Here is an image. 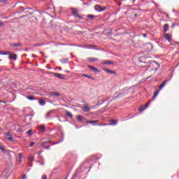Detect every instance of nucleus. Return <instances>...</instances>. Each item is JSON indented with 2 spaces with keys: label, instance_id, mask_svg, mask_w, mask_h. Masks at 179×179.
Here are the masks:
<instances>
[{
  "label": "nucleus",
  "instance_id": "obj_37",
  "mask_svg": "<svg viewBox=\"0 0 179 179\" xmlns=\"http://www.w3.org/2000/svg\"><path fill=\"white\" fill-rule=\"evenodd\" d=\"M26 178H27L26 175H23V176H22V179H26Z\"/></svg>",
  "mask_w": 179,
  "mask_h": 179
},
{
  "label": "nucleus",
  "instance_id": "obj_44",
  "mask_svg": "<svg viewBox=\"0 0 179 179\" xmlns=\"http://www.w3.org/2000/svg\"><path fill=\"white\" fill-rule=\"evenodd\" d=\"M48 69H51V68H50V67H48Z\"/></svg>",
  "mask_w": 179,
  "mask_h": 179
},
{
  "label": "nucleus",
  "instance_id": "obj_39",
  "mask_svg": "<svg viewBox=\"0 0 179 179\" xmlns=\"http://www.w3.org/2000/svg\"><path fill=\"white\" fill-rule=\"evenodd\" d=\"M41 164V166H44V162H42Z\"/></svg>",
  "mask_w": 179,
  "mask_h": 179
},
{
  "label": "nucleus",
  "instance_id": "obj_22",
  "mask_svg": "<svg viewBox=\"0 0 179 179\" xmlns=\"http://www.w3.org/2000/svg\"><path fill=\"white\" fill-rule=\"evenodd\" d=\"M96 122H99V120L87 121V124H96Z\"/></svg>",
  "mask_w": 179,
  "mask_h": 179
},
{
  "label": "nucleus",
  "instance_id": "obj_1",
  "mask_svg": "<svg viewBox=\"0 0 179 179\" xmlns=\"http://www.w3.org/2000/svg\"><path fill=\"white\" fill-rule=\"evenodd\" d=\"M159 68H160V64L156 62H152L149 64L148 71V72H152V73L155 74Z\"/></svg>",
  "mask_w": 179,
  "mask_h": 179
},
{
  "label": "nucleus",
  "instance_id": "obj_11",
  "mask_svg": "<svg viewBox=\"0 0 179 179\" xmlns=\"http://www.w3.org/2000/svg\"><path fill=\"white\" fill-rule=\"evenodd\" d=\"M39 132H41V134H43V132H45V126L44 124L41 125L39 127Z\"/></svg>",
  "mask_w": 179,
  "mask_h": 179
},
{
  "label": "nucleus",
  "instance_id": "obj_35",
  "mask_svg": "<svg viewBox=\"0 0 179 179\" xmlns=\"http://www.w3.org/2000/svg\"><path fill=\"white\" fill-rule=\"evenodd\" d=\"M42 179H47V175H43Z\"/></svg>",
  "mask_w": 179,
  "mask_h": 179
},
{
  "label": "nucleus",
  "instance_id": "obj_7",
  "mask_svg": "<svg viewBox=\"0 0 179 179\" xmlns=\"http://www.w3.org/2000/svg\"><path fill=\"white\" fill-rule=\"evenodd\" d=\"M10 47H12L13 48H16L17 47H22V43H10Z\"/></svg>",
  "mask_w": 179,
  "mask_h": 179
},
{
  "label": "nucleus",
  "instance_id": "obj_27",
  "mask_svg": "<svg viewBox=\"0 0 179 179\" xmlns=\"http://www.w3.org/2000/svg\"><path fill=\"white\" fill-rule=\"evenodd\" d=\"M27 99L28 100H31V101H33V100H36V99H34L33 96H27Z\"/></svg>",
  "mask_w": 179,
  "mask_h": 179
},
{
  "label": "nucleus",
  "instance_id": "obj_18",
  "mask_svg": "<svg viewBox=\"0 0 179 179\" xmlns=\"http://www.w3.org/2000/svg\"><path fill=\"white\" fill-rule=\"evenodd\" d=\"M103 65H113V62L110 61V60H107L103 62Z\"/></svg>",
  "mask_w": 179,
  "mask_h": 179
},
{
  "label": "nucleus",
  "instance_id": "obj_41",
  "mask_svg": "<svg viewBox=\"0 0 179 179\" xmlns=\"http://www.w3.org/2000/svg\"><path fill=\"white\" fill-rule=\"evenodd\" d=\"M39 158L42 159H43V157H39Z\"/></svg>",
  "mask_w": 179,
  "mask_h": 179
},
{
  "label": "nucleus",
  "instance_id": "obj_21",
  "mask_svg": "<svg viewBox=\"0 0 179 179\" xmlns=\"http://www.w3.org/2000/svg\"><path fill=\"white\" fill-rule=\"evenodd\" d=\"M82 76H85V78H87L88 79H92V80H94V78H93L92 76L87 75V74H83Z\"/></svg>",
  "mask_w": 179,
  "mask_h": 179
},
{
  "label": "nucleus",
  "instance_id": "obj_12",
  "mask_svg": "<svg viewBox=\"0 0 179 179\" xmlns=\"http://www.w3.org/2000/svg\"><path fill=\"white\" fill-rule=\"evenodd\" d=\"M165 38L169 42L171 43V36L169 34H165Z\"/></svg>",
  "mask_w": 179,
  "mask_h": 179
},
{
  "label": "nucleus",
  "instance_id": "obj_2",
  "mask_svg": "<svg viewBox=\"0 0 179 179\" xmlns=\"http://www.w3.org/2000/svg\"><path fill=\"white\" fill-rule=\"evenodd\" d=\"M2 52L1 55H9V59H12L13 61H16V59H17V55L15 53H11L8 51H3Z\"/></svg>",
  "mask_w": 179,
  "mask_h": 179
},
{
  "label": "nucleus",
  "instance_id": "obj_33",
  "mask_svg": "<svg viewBox=\"0 0 179 179\" xmlns=\"http://www.w3.org/2000/svg\"><path fill=\"white\" fill-rule=\"evenodd\" d=\"M18 156H19L20 162H22V153H20Z\"/></svg>",
  "mask_w": 179,
  "mask_h": 179
},
{
  "label": "nucleus",
  "instance_id": "obj_31",
  "mask_svg": "<svg viewBox=\"0 0 179 179\" xmlns=\"http://www.w3.org/2000/svg\"><path fill=\"white\" fill-rule=\"evenodd\" d=\"M8 2V0H0V3H6Z\"/></svg>",
  "mask_w": 179,
  "mask_h": 179
},
{
  "label": "nucleus",
  "instance_id": "obj_32",
  "mask_svg": "<svg viewBox=\"0 0 179 179\" xmlns=\"http://www.w3.org/2000/svg\"><path fill=\"white\" fill-rule=\"evenodd\" d=\"M34 145H36L35 142H31L29 145L30 147L34 146Z\"/></svg>",
  "mask_w": 179,
  "mask_h": 179
},
{
  "label": "nucleus",
  "instance_id": "obj_15",
  "mask_svg": "<svg viewBox=\"0 0 179 179\" xmlns=\"http://www.w3.org/2000/svg\"><path fill=\"white\" fill-rule=\"evenodd\" d=\"M89 61H90V62H96L99 61V58L90 57L89 59Z\"/></svg>",
  "mask_w": 179,
  "mask_h": 179
},
{
  "label": "nucleus",
  "instance_id": "obj_24",
  "mask_svg": "<svg viewBox=\"0 0 179 179\" xmlns=\"http://www.w3.org/2000/svg\"><path fill=\"white\" fill-rule=\"evenodd\" d=\"M33 129H29L27 131V135H32L33 134Z\"/></svg>",
  "mask_w": 179,
  "mask_h": 179
},
{
  "label": "nucleus",
  "instance_id": "obj_26",
  "mask_svg": "<svg viewBox=\"0 0 179 179\" xmlns=\"http://www.w3.org/2000/svg\"><path fill=\"white\" fill-rule=\"evenodd\" d=\"M6 139H8V141H10V142H13L15 141L12 136L10 137H8Z\"/></svg>",
  "mask_w": 179,
  "mask_h": 179
},
{
  "label": "nucleus",
  "instance_id": "obj_4",
  "mask_svg": "<svg viewBox=\"0 0 179 179\" xmlns=\"http://www.w3.org/2000/svg\"><path fill=\"white\" fill-rule=\"evenodd\" d=\"M150 103H152V100L147 103L144 106H141L138 109V111H140V113H142V111H145V110H146V108L149 107V104H150Z\"/></svg>",
  "mask_w": 179,
  "mask_h": 179
},
{
  "label": "nucleus",
  "instance_id": "obj_23",
  "mask_svg": "<svg viewBox=\"0 0 179 179\" xmlns=\"http://www.w3.org/2000/svg\"><path fill=\"white\" fill-rule=\"evenodd\" d=\"M87 17H88L89 19H94L96 16L94 15H87Z\"/></svg>",
  "mask_w": 179,
  "mask_h": 179
},
{
  "label": "nucleus",
  "instance_id": "obj_40",
  "mask_svg": "<svg viewBox=\"0 0 179 179\" xmlns=\"http://www.w3.org/2000/svg\"><path fill=\"white\" fill-rule=\"evenodd\" d=\"M3 52H1H1H0V55H2V54H3Z\"/></svg>",
  "mask_w": 179,
  "mask_h": 179
},
{
  "label": "nucleus",
  "instance_id": "obj_46",
  "mask_svg": "<svg viewBox=\"0 0 179 179\" xmlns=\"http://www.w3.org/2000/svg\"><path fill=\"white\" fill-rule=\"evenodd\" d=\"M135 1H136V0H134V2H135Z\"/></svg>",
  "mask_w": 179,
  "mask_h": 179
},
{
  "label": "nucleus",
  "instance_id": "obj_36",
  "mask_svg": "<svg viewBox=\"0 0 179 179\" xmlns=\"http://www.w3.org/2000/svg\"><path fill=\"white\" fill-rule=\"evenodd\" d=\"M41 153H43V150H41L38 152V155L40 156V155H41Z\"/></svg>",
  "mask_w": 179,
  "mask_h": 179
},
{
  "label": "nucleus",
  "instance_id": "obj_17",
  "mask_svg": "<svg viewBox=\"0 0 179 179\" xmlns=\"http://www.w3.org/2000/svg\"><path fill=\"white\" fill-rule=\"evenodd\" d=\"M112 123L109 124H99V125H117L115 120H110Z\"/></svg>",
  "mask_w": 179,
  "mask_h": 179
},
{
  "label": "nucleus",
  "instance_id": "obj_3",
  "mask_svg": "<svg viewBox=\"0 0 179 179\" xmlns=\"http://www.w3.org/2000/svg\"><path fill=\"white\" fill-rule=\"evenodd\" d=\"M166 84H167V80H164V82L159 85V90L155 91L154 96L152 97V100H155L156 99V97L157 96V94L160 93V90H162V89H163V87H164V86H166Z\"/></svg>",
  "mask_w": 179,
  "mask_h": 179
},
{
  "label": "nucleus",
  "instance_id": "obj_10",
  "mask_svg": "<svg viewBox=\"0 0 179 179\" xmlns=\"http://www.w3.org/2000/svg\"><path fill=\"white\" fill-rule=\"evenodd\" d=\"M76 118H77V120H78V121L79 122H83V120H85V117H83V116H82V115H77V116H76Z\"/></svg>",
  "mask_w": 179,
  "mask_h": 179
},
{
  "label": "nucleus",
  "instance_id": "obj_20",
  "mask_svg": "<svg viewBox=\"0 0 179 179\" xmlns=\"http://www.w3.org/2000/svg\"><path fill=\"white\" fill-rule=\"evenodd\" d=\"M65 113H66V115L68 116V117H69V118H73V115H72V113H71L69 111H68V110H65Z\"/></svg>",
  "mask_w": 179,
  "mask_h": 179
},
{
  "label": "nucleus",
  "instance_id": "obj_34",
  "mask_svg": "<svg viewBox=\"0 0 179 179\" xmlns=\"http://www.w3.org/2000/svg\"><path fill=\"white\" fill-rule=\"evenodd\" d=\"M5 26V22H0V27Z\"/></svg>",
  "mask_w": 179,
  "mask_h": 179
},
{
  "label": "nucleus",
  "instance_id": "obj_13",
  "mask_svg": "<svg viewBox=\"0 0 179 179\" xmlns=\"http://www.w3.org/2000/svg\"><path fill=\"white\" fill-rule=\"evenodd\" d=\"M169 24H165L164 25V33H167V31H169Z\"/></svg>",
  "mask_w": 179,
  "mask_h": 179
},
{
  "label": "nucleus",
  "instance_id": "obj_43",
  "mask_svg": "<svg viewBox=\"0 0 179 179\" xmlns=\"http://www.w3.org/2000/svg\"><path fill=\"white\" fill-rule=\"evenodd\" d=\"M40 53H41V54H43V52L40 51Z\"/></svg>",
  "mask_w": 179,
  "mask_h": 179
},
{
  "label": "nucleus",
  "instance_id": "obj_42",
  "mask_svg": "<svg viewBox=\"0 0 179 179\" xmlns=\"http://www.w3.org/2000/svg\"><path fill=\"white\" fill-rule=\"evenodd\" d=\"M91 47H94V45H91Z\"/></svg>",
  "mask_w": 179,
  "mask_h": 179
},
{
  "label": "nucleus",
  "instance_id": "obj_38",
  "mask_svg": "<svg viewBox=\"0 0 179 179\" xmlns=\"http://www.w3.org/2000/svg\"><path fill=\"white\" fill-rule=\"evenodd\" d=\"M143 37L146 38V34H143Z\"/></svg>",
  "mask_w": 179,
  "mask_h": 179
},
{
  "label": "nucleus",
  "instance_id": "obj_9",
  "mask_svg": "<svg viewBox=\"0 0 179 179\" xmlns=\"http://www.w3.org/2000/svg\"><path fill=\"white\" fill-rule=\"evenodd\" d=\"M53 75L55 78H59V79H65V77H64L61 73H53Z\"/></svg>",
  "mask_w": 179,
  "mask_h": 179
},
{
  "label": "nucleus",
  "instance_id": "obj_8",
  "mask_svg": "<svg viewBox=\"0 0 179 179\" xmlns=\"http://www.w3.org/2000/svg\"><path fill=\"white\" fill-rule=\"evenodd\" d=\"M50 96H52V97H59V96H61V94H59V92H50Z\"/></svg>",
  "mask_w": 179,
  "mask_h": 179
},
{
  "label": "nucleus",
  "instance_id": "obj_16",
  "mask_svg": "<svg viewBox=\"0 0 179 179\" xmlns=\"http://www.w3.org/2000/svg\"><path fill=\"white\" fill-rule=\"evenodd\" d=\"M38 103L40 106H45V101L43 99H39Z\"/></svg>",
  "mask_w": 179,
  "mask_h": 179
},
{
  "label": "nucleus",
  "instance_id": "obj_29",
  "mask_svg": "<svg viewBox=\"0 0 179 179\" xmlns=\"http://www.w3.org/2000/svg\"><path fill=\"white\" fill-rule=\"evenodd\" d=\"M29 159L30 162H34V156L31 155Z\"/></svg>",
  "mask_w": 179,
  "mask_h": 179
},
{
  "label": "nucleus",
  "instance_id": "obj_30",
  "mask_svg": "<svg viewBox=\"0 0 179 179\" xmlns=\"http://www.w3.org/2000/svg\"><path fill=\"white\" fill-rule=\"evenodd\" d=\"M104 100H99L98 101V104H103V103H104Z\"/></svg>",
  "mask_w": 179,
  "mask_h": 179
},
{
  "label": "nucleus",
  "instance_id": "obj_5",
  "mask_svg": "<svg viewBox=\"0 0 179 179\" xmlns=\"http://www.w3.org/2000/svg\"><path fill=\"white\" fill-rule=\"evenodd\" d=\"M72 13L73 16H76V17H78V19H82V16L79 15V13H78V10H76V8H73Z\"/></svg>",
  "mask_w": 179,
  "mask_h": 179
},
{
  "label": "nucleus",
  "instance_id": "obj_25",
  "mask_svg": "<svg viewBox=\"0 0 179 179\" xmlns=\"http://www.w3.org/2000/svg\"><path fill=\"white\" fill-rule=\"evenodd\" d=\"M106 72H107L108 73H115V71H111L110 69H106Z\"/></svg>",
  "mask_w": 179,
  "mask_h": 179
},
{
  "label": "nucleus",
  "instance_id": "obj_45",
  "mask_svg": "<svg viewBox=\"0 0 179 179\" xmlns=\"http://www.w3.org/2000/svg\"><path fill=\"white\" fill-rule=\"evenodd\" d=\"M48 69H51V68H50V67H48Z\"/></svg>",
  "mask_w": 179,
  "mask_h": 179
},
{
  "label": "nucleus",
  "instance_id": "obj_19",
  "mask_svg": "<svg viewBox=\"0 0 179 179\" xmlns=\"http://www.w3.org/2000/svg\"><path fill=\"white\" fill-rule=\"evenodd\" d=\"M88 68H90V69L92 71H94V72H97V71H99L96 67L92 66L90 65H88Z\"/></svg>",
  "mask_w": 179,
  "mask_h": 179
},
{
  "label": "nucleus",
  "instance_id": "obj_28",
  "mask_svg": "<svg viewBox=\"0 0 179 179\" xmlns=\"http://www.w3.org/2000/svg\"><path fill=\"white\" fill-rule=\"evenodd\" d=\"M10 136H12V134H10V133L7 132V133L6 134V138H10Z\"/></svg>",
  "mask_w": 179,
  "mask_h": 179
},
{
  "label": "nucleus",
  "instance_id": "obj_14",
  "mask_svg": "<svg viewBox=\"0 0 179 179\" xmlns=\"http://www.w3.org/2000/svg\"><path fill=\"white\" fill-rule=\"evenodd\" d=\"M84 111L87 112L90 110V106H87V105H83V107Z\"/></svg>",
  "mask_w": 179,
  "mask_h": 179
},
{
  "label": "nucleus",
  "instance_id": "obj_6",
  "mask_svg": "<svg viewBox=\"0 0 179 179\" xmlns=\"http://www.w3.org/2000/svg\"><path fill=\"white\" fill-rule=\"evenodd\" d=\"M94 9H95V10H96L97 12H103V10H105V8H103L101 7V6H100V5H96V6H94Z\"/></svg>",
  "mask_w": 179,
  "mask_h": 179
}]
</instances>
